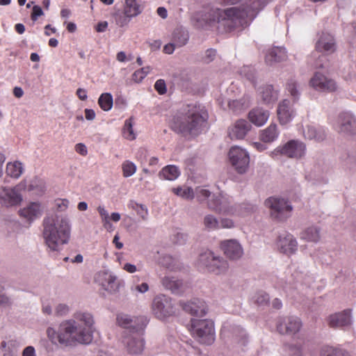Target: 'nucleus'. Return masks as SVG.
Wrapping results in <instances>:
<instances>
[{
	"mask_svg": "<svg viewBox=\"0 0 356 356\" xmlns=\"http://www.w3.org/2000/svg\"><path fill=\"white\" fill-rule=\"evenodd\" d=\"M190 332L191 335L200 343L211 345L214 342V326L211 321L191 319Z\"/></svg>",
	"mask_w": 356,
	"mask_h": 356,
	"instance_id": "obj_5",
	"label": "nucleus"
},
{
	"mask_svg": "<svg viewBox=\"0 0 356 356\" xmlns=\"http://www.w3.org/2000/svg\"><path fill=\"white\" fill-rule=\"evenodd\" d=\"M289 351L291 356H302V349L300 347L296 346H291L289 348Z\"/></svg>",
	"mask_w": 356,
	"mask_h": 356,
	"instance_id": "obj_60",
	"label": "nucleus"
},
{
	"mask_svg": "<svg viewBox=\"0 0 356 356\" xmlns=\"http://www.w3.org/2000/svg\"><path fill=\"white\" fill-rule=\"evenodd\" d=\"M261 97L264 103L270 104L277 100V93L272 86H266L262 89Z\"/></svg>",
	"mask_w": 356,
	"mask_h": 356,
	"instance_id": "obj_37",
	"label": "nucleus"
},
{
	"mask_svg": "<svg viewBox=\"0 0 356 356\" xmlns=\"http://www.w3.org/2000/svg\"><path fill=\"white\" fill-rule=\"evenodd\" d=\"M230 198L226 195L220 193L213 196L208 202V207L219 214H232L233 208L230 206Z\"/></svg>",
	"mask_w": 356,
	"mask_h": 356,
	"instance_id": "obj_14",
	"label": "nucleus"
},
{
	"mask_svg": "<svg viewBox=\"0 0 356 356\" xmlns=\"http://www.w3.org/2000/svg\"><path fill=\"white\" fill-rule=\"evenodd\" d=\"M265 204L270 210V216L277 220H284L291 216L292 207L283 198L269 197Z\"/></svg>",
	"mask_w": 356,
	"mask_h": 356,
	"instance_id": "obj_8",
	"label": "nucleus"
},
{
	"mask_svg": "<svg viewBox=\"0 0 356 356\" xmlns=\"http://www.w3.org/2000/svg\"><path fill=\"white\" fill-rule=\"evenodd\" d=\"M207 118L208 114L204 108L200 105L189 104L173 117L170 127L184 136L196 135Z\"/></svg>",
	"mask_w": 356,
	"mask_h": 356,
	"instance_id": "obj_3",
	"label": "nucleus"
},
{
	"mask_svg": "<svg viewBox=\"0 0 356 356\" xmlns=\"http://www.w3.org/2000/svg\"><path fill=\"white\" fill-rule=\"evenodd\" d=\"M147 156V150L143 148H140L138 149L136 154V159L140 161L141 163L146 160Z\"/></svg>",
	"mask_w": 356,
	"mask_h": 356,
	"instance_id": "obj_61",
	"label": "nucleus"
},
{
	"mask_svg": "<svg viewBox=\"0 0 356 356\" xmlns=\"http://www.w3.org/2000/svg\"><path fill=\"white\" fill-rule=\"evenodd\" d=\"M336 129L339 132L353 133L356 131V120L349 113H342L339 115Z\"/></svg>",
	"mask_w": 356,
	"mask_h": 356,
	"instance_id": "obj_18",
	"label": "nucleus"
},
{
	"mask_svg": "<svg viewBox=\"0 0 356 356\" xmlns=\"http://www.w3.org/2000/svg\"><path fill=\"white\" fill-rule=\"evenodd\" d=\"M216 55V51L215 49H207L206 51L205 57L204 58V60L206 63H209L212 61Z\"/></svg>",
	"mask_w": 356,
	"mask_h": 356,
	"instance_id": "obj_56",
	"label": "nucleus"
},
{
	"mask_svg": "<svg viewBox=\"0 0 356 356\" xmlns=\"http://www.w3.org/2000/svg\"><path fill=\"white\" fill-rule=\"evenodd\" d=\"M220 248L224 254L230 259H237L243 254V249L236 240H227L221 242Z\"/></svg>",
	"mask_w": 356,
	"mask_h": 356,
	"instance_id": "obj_21",
	"label": "nucleus"
},
{
	"mask_svg": "<svg viewBox=\"0 0 356 356\" xmlns=\"http://www.w3.org/2000/svg\"><path fill=\"white\" fill-rule=\"evenodd\" d=\"M42 213L43 207L38 202H30L19 211V216L29 222L39 218Z\"/></svg>",
	"mask_w": 356,
	"mask_h": 356,
	"instance_id": "obj_15",
	"label": "nucleus"
},
{
	"mask_svg": "<svg viewBox=\"0 0 356 356\" xmlns=\"http://www.w3.org/2000/svg\"><path fill=\"white\" fill-rule=\"evenodd\" d=\"M154 88L159 95H164L167 92L165 82L163 79H159L154 84Z\"/></svg>",
	"mask_w": 356,
	"mask_h": 356,
	"instance_id": "obj_52",
	"label": "nucleus"
},
{
	"mask_svg": "<svg viewBox=\"0 0 356 356\" xmlns=\"http://www.w3.org/2000/svg\"><path fill=\"white\" fill-rule=\"evenodd\" d=\"M286 89L295 99L298 98L300 92L298 89L297 82L295 80L292 79L288 80Z\"/></svg>",
	"mask_w": 356,
	"mask_h": 356,
	"instance_id": "obj_47",
	"label": "nucleus"
},
{
	"mask_svg": "<svg viewBox=\"0 0 356 356\" xmlns=\"http://www.w3.org/2000/svg\"><path fill=\"white\" fill-rule=\"evenodd\" d=\"M305 136L309 139H314L317 141L323 140L325 137V131L321 128H317L314 126H308L305 131Z\"/></svg>",
	"mask_w": 356,
	"mask_h": 356,
	"instance_id": "obj_33",
	"label": "nucleus"
},
{
	"mask_svg": "<svg viewBox=\"0 0 356 356\" xmlns=\"http://www.w3.org/2000/svg\"><path fill=\"white\" fill-rule=\"evenodd\" d=\"M306 151L305 145L299 140H291L282 146L277 147L274 152V154H281L288 158L300 159Z\"/></svg>",
	"mask_w": 356,
	"mask_h": 356,
	"instance_id": "obj_11",
	"label": "nucleus"
},
{
	"mask_svg": "<svg viewBox=\"0 0 356 356\" xmlns=\"http://www.w3.org/2000/svg\"><path fill=\"white\" fill-rule=\"evenodd\" d=\"M1 289L2 287L0 286V305H8L10 302V299L2 293Z\"/></svg>",
	"mask_w": 356,
	"mask_h": 356,
	"instance_id": "obj_62",
	"label": "nucleus"
},
{
	"mask_svg": "<svg viewBox=\"0 0 356 356\" xmlns=\"http://www.w3.org/2000/svg\"><path fill=\"white\" fill-rule=\"evenodd\" d=\"M24 170L23 165L19 161L9 162L6 165V173L13 178H18Z\"/></svg>",
	"mask_w": 356,
	"mask_h": 356,
	"instance_id": "obj_34",
	"label": "nucleus"
},
{
	"mask_svg": "<svg viewBox=\"0 0 356 356\" xmlns=\"http://www.w3.org/2000/svg\"><path fill=\"white\" fill-rule=\"evenodd\" d=\"M196 197L199 201H202L207 197H209L211 195V193L209 190L202 188H197L195 191Z\"/></svg>",
	"mask_w": 356,
	"mask_h": 356,
	"instance_id": "obj_51",
	"label": "nucleus"
},
{
	"mask_svg": "<svg viewBox=\"0 0 356 356\" xmlns=\"http://www.w3.org/2000/svg\"><path fill=\"white\" fill-rule=\"evenodd\" d=\"M316 49L321 52L327 54L335 51V43L333 37L328 33H323L316 44Z\"/></svg>",
	"mask_w": 356,
	"mask_h": 356,
	"instance_id": "obj_26",
	"label": "nucleus"
},
{
	"mask_svg": "<svg viewBox=\"0 0 356 356\" xmlns=\"http://www.w3.org/2000/svg\"><path fill=\"white\" fill-rule=\"evenodd\" d=\"M24 183H19L14 187H0V204L6 207H15L23 201L22 191Z\"/></svg>",
	"mask_w": 356,
	"mask_h": 356,
	"instance_id": "obj_7",
	"label": "nucleus"
},
{
	"mask_svg": "<svg viewBox=\"0 0 356 356\" xmlns=\"http://www.w3.org/2000/svg\"><path fill=\"white\" fill-rule=\"evenodd\" d=\"M175 47H177V46L174 44V42L168 43L164 46L163 51L165 54H171L173 53Z\"/></svg>",
	"mask_w": 356,
	"mask_h": 356,
	"instance_id": "obj_63",
	"label": "nucleus"
},
{
	"mask_svg": "<svg viewBox=\"0 0 356 356\" xmlns=\"http://www.w3.org/2000/svg\"><path fill=\"white\" fill-rule=\"evenodd\" d=\"M287 57L285 49L281 47L273 48L266 55V63L272 65L273 63H278L285 60Z\"/></svg>",
	"mask_w": 356,
	"mask_h": 356,
	"instance_id": "obj_29",
	"label": "nucleus"
},
{
	"mask_svg": "<svg viewBox=\"0 0 356 356\" xmlns=\"http://www.w3.org/2000/svg\"><path fill=\"white\" fill-rule=\"evenodd\" d=\"M114 18L116 24L119 26L123 27L128 25L132 17L131 16L127 15L126 14V12L122 10V12L116 13L114 15Z\"/></svg>",
	"mask_w": 356,
	"mask_h": 356,
	"instance_id": "obj_44",
	"label": "nucleus"
},
{
	"mask_svg": "<svg viewBox=\"0 0 356 356\" xmlns=\"http://www.w3.org/2000/svg\"><path fill=\"white\" fill-rule=\"evenodd\" d=\"M269 301V296L264 292L259 293L255 296V302L259 305H264L268 304Z\"/></svg>",
	"mask_w": 356,
	"mask_h": 356,
	"instance_id": "obj_50",
	"label": "nucleus"
},
{
	"mask_svg": "<svg viewBox=\"0 0 356 356\" xmlns=\"http://www.w3.org/2000/svg\"><path fill=\"white\" fill-rule=\"evenodd\" d=\"M254 2L243 3L241 7H232L225 10L206 6L194 15L195 20L202 27L211 26L216 24H222L226 26V31H230L242 24L247 17H254L257 13Z\"/></svg>",
	"mask_w": 356,
	"mask_h": 356,
	"instance_id": "obj_2",
	"label": "nucleus"
},
{
	"mask_svg": "<svg viewBox=\"0 0 356 356\" xmlns=\"http://www.w3.org/2000/svg\"><path fill=\"white\" fill-rule=\"evenodd\" d=\"M69 206V201L66 199H58L55 200V207L60 211H65Z\"/></svg>",
	"mask_w": 356,
	"mask_h": 356,
	"instance_id": "obj_53",
	"label": "nucleus"
},
{
	"mask_svg": "<svg viewBox=\"0 0 356 356\" xmlns=\"http://www.w3.org/2000/svg\"><path fill=\"white\" fill-rule=\"evenodd\" d=\"M152 309L156 318L163 319L175 314V309L170 298L160 295L156 296L152 302Z\"/></svg>",
	"mask_w": 356,
	"mask_h": 356,
	"instance_id": "obj_10",
	"label": "nucleus"
},
{
	"mask_svg": "<svg viewBox=\"0 0 356 356\" xmlns=\"http://www.w3.org/2000/svg\"><path fill=\"white\" fill-rule=\"evenodd\" d=\"M180 172L177 167L175 165H167L164 167L160 172V176H163L164 179L168 180H175L177 179Z\"/></svg>",
	"mask_w": 356,
	"mask_h": 356,
	"instance_id": "obj_36",
	"label": "nucleus"
},
{
	"mask_svg": "<svg viewBox=\"0 0 356 356\" xmlns=\"http://www.w3.org/2000/svg\"><path fill=\"white\" fill-rule=\"evenodd\" d=\"M128 207L135 211L138 216L143 220H146L148 216V209L144 204H139L134 200H131L128 204Z\"/></svg>",
	"mask_w": 356,
	"mask_h": 356,
	"instance_id": "obj_35",
	"label": "nucleus"
},
{
	"mask_svg": "<svg viewBox=\"0 0 356 356\" xmlns=\"http://www.w3.org/2000/svg\"><path fill=\"white\" fill-rule=\"evenodd\" d=\"M323 356H350L348 353L339 348L326 346L322 350Z\"/></svg>",
	"mask_w": 356,
	"mask_h": 356,
	"instance_id": "obj_45",
	"label": "nucleus"
},
{
	"mask_svg": "<svg viewBox=\"0 0 356 356\" xmlns=\"http://www.w3.org/2000/svg\"><path fill=\"white\" fill-rule=\"evenodd\" d=\"M251 125L245 120H237L229 131L232 139H243L250 130Z\"/></svg>",
	"mask_w": 356,
	"mask_h": 356,
	"instance_id": "obj_24",
	"label": "nucleus"
},
{
	"mask_svg": "<svg viewBox=\"0 0 356 356\" xmlns=\"http://www.w3.org/2000/svg\"><path fill=\"white\" fill-rule=\"evenodd\" d=\"M127 350L131 354H140L144 348V341L137 334V336L127 337L124 339Z\"/></svg>",
	"mask_w": 356,
	"mask_h": 356,
	"instance_id": "obj_27",
	"label": "nucleus"
},
{
	"mask_svg": "<svg viewBox=\"0 0 356 356\" xmlns=\"http://www.w3.org/2000/svg\"><path fill=\"white\" fill-rule=\"evenodd\" d=\"M122 175L124 177L132 176L136 171V165L131 161L127 160L122 164Z\"/></svg>",
	"mask_w": 356,
	"mask_h": 356,
	"instance_id": "obj_43",
	"label": "nucleus"
},
{
	"mask_svg": "<svg viewBox=\"0 0 356 356\" xmlns=\"http://www.w3.org/2000/svg\"><path fill=\"white\" fill-rule=\"evenodd\" d=\"M150 71L149 67H142L134 72L132 74V79L136 83H140L148 74Z\"/></svg>",
	"mask_w": 356,
	"mask_h": 356,
	"instance_id": "obj_48",
	"label": "nucleus"
},
{
	"mask_svg": "<svg viewBox=\"0 0 356 356\" xmlns=\"http://www.w3.org/2000/svg\"><path fill=\"white\" fill-rule=\"evenodd\" d=\"M116 321L119 326L134 332L143 331L148 323L147 317L144 316L131 317L125 314H118Z\"/></svg>",
	"mask_w": 356,
	"mask_h": 356,
	"instance_id": "obj_12",
	"label": "nucleus"
},
{
	"mask_svg": "<svg viewBox=\"0 0 356 356\" xmlns=\"http://www.w3.org/2000/svg\"><path fill=\"white\" fill-rule=\"evenodd\" d=\"M180 305L186 312L193 316H203L207 311L205 302L197 298L190 302H181Z\"/></svg>",
	"mask_w": 356,
	"mask_h": 356,
	"instance_id": "obj_20",
	"label": "nucleus"
},
{
	"mask_svg": "<svg viewBox=\"0 0 356 356\" xmlns=\"http://www.w3.org/2000/svg\"><path fill=\"white\" fill-rule=\"evenodd\" d=\"M277 114L281 124H286L291 121L295 115V112L291 106L289 100L284 99L280 103Z\"/></svg>",
	"mask_w": 356,
	"mask_h": 356,
	"instance_id": "obj_22",
	"label": "nucleus"
},
{
	"mask_svg": "<svg viewBox=\"0 0 356 356\" xmlns=\"http://www.w3.org/2000/svg\"><path fill=\"white\" fill-rule=\"evenodd\" d=\"M70 311V307L64 303L58 304L55 309L56 315L63 316L67 315Z\"/></svg>",
	"mask_w": 356,
	"mask_h": 356,
	"instance_id": "obj_49",
	"label": "nucleus"
},
{
	"mask_svg": "<svg viewBox=\"0 0 356 356\" xmlns=\"http://www.w3.org/2000/svg\"><path fill=\"white\" fill-rule=\"evenodd\" d=\"M310 86L317 91L332 92L337 90V85L334 80L321 73L316 72L309 81Z\"/></svg>",
	"mask_w": 356,
	"mask_h": 356,
	"instance_id": "obj_13",
	"label": "nucleus"
},
{
	"mask_svg": "<svg viewBox=\"0 0 356 356\" xmlns=\"http://www.w3.org/2000/svg\"><path fill=\"white\" fill-rule=\"evenodd\" d=\"M280 134L277 125L275 123H271L267 128L261 131L259 134V138L264 143H272L275 140Z\"/></svg>",
	"mask_w": 356,
	"mask_h": 356,
	"instance_id": "obj_30",
	"label": "nucleus"
},
{
	"mask_svg": "<svg viewBox=\"0 0 356 356\" xmlns=\"http://www.w3.org/2000/svg\"><path fill=\"white\" fill-rule=\"evenodd\" d=\"M228 157L232 166L238 173L246 172L249 168L250 156L245 149L233 146L229 150Z\"/></svg>",
	"mask_w": 356,
	"mask_h": 356,
	"instance_id": "obj_9",
	"label": "nucleus"
},
{
	"mask_svg": "<svg viewBox=\"0 0 356 356\" xmlns=\"http://www.w3.org/2000/svg\"><path fill=\"white\" fill-rule=\"evenodd\" d=\"M198 267L205 268L209 272L220 275L228 269V264L223 259L216 257L211 251H207L200 255Z\"/></svg>",
	"mask_w": 356,
	"mask_h": 356,
	"instance_id": "obj_6",
	"label": "nucleus"
},
{
	"mask_svg": "<svg viewBox=\"0 0 356 356\" xmlns=\"http://www.w3.org/2000/svg\"><path fill=\"white\" fill-rule=\"evenodd\" d=\"M172 192L178 196L186 200H191L194 197V193L191 188L187 186L177 187L172 189Z\"/></svg>",
	"mask_w": 356,
	"mask_h": 356,
	"instance_id": "obj_41",
	"label": "nucleus"
},
{
	"mask_svg": "<svg viewBox=\"0 0 356 356\" xmlns=\"http://www.w3.org/2000/svg\"><path fill=\"white\" fill-rule=\"evenodd\" d=\"M188 40V36L184 31L177 29L172 35V40L177 47H181L185 45Z\"/></svg>",
	"mask_w": 356,
	"mask_h": 356,
	"instance_id": "obj_40",
	"label": "nucleus"
},
{
	"mask_svg": "<svg viewBox=\"0 0 356 356\" xmlns=\"http://www.w3.org/2000/svg\"><path fill=\"white\" fill-rule=\"evenodd\" d=\"M99 106L104 111H109L113 106V97L110 93L102 94L98 100Z\"/></svg>",
	"mask_w": 356,
	"mask_h": 356,
	"instance_id": "obj_42",
	"label": "nucleus"
},
{
	"mask_svg": "<svg viewBox=\"0 0 356 356\" xmlns=\"http://www.w3.org/2000/svg\"><path fill=\"white\" fill-rule=\"evenodd\" d=\"M123 10L127 15L134 17L142 13L143 8L136 0H125Z\"/></svg>",
	"mask_w": 356,
	"mask_h": 356,
	"instance_id": "obj_31",
	"label": "nucleus"
},
{
	"mask_svg": "<svg viewBox=\"0 0 356 356\" xmlns=\"http://www.w3.org/2000/svg\"><path fill=\"white\" fill-rule=\"evenodd\" d=\"M204 225L208 229H216L220 228L218 220L211 215H207L204 218Z\"/></svg>",
	"mask_w": 356,
	"mask_h": 356,
	"instance_id": "obj_46",
	"label": "nucleus"
},
{
	"mask_svg": "<svg viewBox=\"0 0 356 356\" xmlns=\"http://www.w3.org/2000/svg\"><path fill=\"white\" fill-rule=\"evenodd\" d=\"M75 151L82 155L86 156L88 154V148L86 145L83 143H78L75 145Z\"/></svg>",
	"mask_w": 356,
	"mask_h": 356,
	"instance_id": "obj_54",
	"label": "nucleus"
},
{
	"mask_svg": "<svg viewBox=\"0 0 356 356\" xmlns=\"http://www.w3.org/2000/svg\"><path fill=\"white\" fill-rule=\"evenodd\" d=\"M76 95L81 100H86L88 98V92L85 89L79 88Z\"/></svg>",
	"mask_w": 356,
	"mask_h": 356,
	"instance_id": "obj_64",
	"label": "nucleus"
},
{
	"mask_svg": "<svg viewBox=\"0 0 356 356\" xmlns=\"http://www.w3.org/2000/svg\"><path fill=\"white\" fill-rule=\"evenodd\" d=\"M20 183H24V191L32 192L33 194L40 195L44 193L46 190L45 181L38 177H33L29 179H24Z\"/></svg>",
	"mask_w": 356,
	"mask_h": 356,
	"instance_id": "obj_23",
	"label": "nucleus"
},
{
	"mask_svg": "<svg viewBox=\"0 0 356 356\" xmlns=\"http://www.w3.org/2000/svg\"><path fill=\"white\" fill-rule=\"evenodd\" d=\"M219 224L220 228H232L234 227L233 221L228 218H222Z\"/></svg>",
	"mask_w": 356,
	"mask_h": 356,
	"instance_id": "obj_59",
	"label": "nucleus"
},
{
	"mask_svg": "<svg viewBox=\"0 0 356 356\" xmlns=\"http://www.w3.org/2000/svg\"><path fill=\"white\" fill-rule=\"evenodd\" d=\"M162 284L166 289L175 293H179L183 286L182 281L169 276H165L163 278Z\"/></svg>",
	"mask_w": 356,
	"mask_h": 356,
	"instance_id": "obj_32",
	"label": "nucleus"
},
{
	"mask_svg": "<svg viewBox=\"0 0 356 356\" xmlns=\"http://www.w3.org/2000/svg\"><path fill=\"white\" fill-rule=\"evenodd\" d=\"M301 238L307 241L316 242L320 238L319 230L314 227H309L301 233Z\"/></svg>",
	"mask_w": 356,
	"mask_h": 356,
	"instance_id": "obj_39",
	"label": "nucleus"
},
{
	"mask_svg": "<svg viewBox=\"0 0 356 356\" xmlns=\"http://www.w3.org/2000/svg\"><path fill=\"white\" fill-rule=\"evenodd\" d=\"M327 324L332 328H339L351 325V309H345L328 316Z\"/></svg>",
	"mask_w": 356,
	"mask_h": 356,
	"instance_id": "obj_16",
	"label": "nucleus"
},
{
	"mask_svg": "<svg viewBox=\"0 0 356 356\" xmlns=\"http://www.w3.org/2000/svg\"><path fill=\"white\" fill-rule=\"evenodd\" d=\"M280 251L284 254H293L297 249V242L291 234L280 236L277 242Z\"/></svg>",
	"mask_w": 356,
	"mask_h": 356,
	"instance_id": "obj_25",
	"label": "nucleus"
},
{
	"mask_svg": "<svg viewBox=\"0 0 356 356\" xmlns=\"http://www.w3.org/2000/svg\"><path fill=\"white\" fill-rule=\"evenodd\" d=\"M268 118V111L261 108H253L248 113L249 120L257 127L264 125L267 122Z\"/></svg>",
	"mask_w": 356,
	"mask_h": 356,
	"instance_id": "obj_28",
	"label": "nucleus"
},
{
	"mask_svg": "<svg viewBox=\"0 0 356 356\" xmlns=\"http://www.w3.org/2000/svg\"><path fill=\"white\" fill-rule=\"evenodd\" d=\"M43 15V11L42 8L38 6H34L32 10L31 18L33 20L35 21L38 17L42 16Z\"/></svg>",
	"mask_w": 356,
	"mask_h": 356,
	"instance_id": "obj_55",
	"label": "nucleus"
},
{
	"mask_svg": "<svg viewBox=\"0 0 356 356\" xmlns=\"http://www.w3.org/2000/svg\"><path fill=\"white\" fill-rule=\"evenodd\" d=\"M133 58V56L131 55H129L128 56L126 55L125 52L124 51H120L117 54L116 59L119 62H126L127 60H131Z\"/></svg>",
	"mask_w": 356,
	"mask_h": 356,
	"instance_id": "obj_57",
	"label": "nucleus"
},
{
	"mask_svg": "<svg viewBox=\"0 0 356 356\" xmlns=\"http://www.w3.org/2000/svg\"><path fill=\"white\" fill-rule=\"evenodd\" d=\"M134 118L132 117L126 120L122 129V136L124 138L133 140L136 138V134L133 129Z\"/></svg>",
	"mask_w": 356,
	"mask_h": 356,
	"instance_id": "obj_38",
	"label": "nucleus"
},
{
	"mask_svg": "<svg viewBox=\"0 0 356 356\" xmlns=\"http://www.w3.org/2000/svg\"><path fill=\"white\" fill-rule=\"evenodd\" d=\"M95 281L110 293L115 292L119 289L120 284L117 277L108 272H99L95 277Z\"/></svg>",
	"mask_w": 356,
	"mask_h": 356,
	"instance_id": "obj_17",
	"label": "nucleus"
},
{
	"mask_svg": "<svg viewBox=\"0 0 356 356\" xmlns=\"http://www.w3.org/2000/svg\"><path fill=\"white\" fill-rule=\"evenodd\" d=\"M302 327L300 320L297 317L290 316L284 318L283 322H279L277 329L281 334H295Z\"/></svg>",
	"mask_w": 356,
	"mask_h": 356,
	"instance_id": "obj_19",
	"label": "nucleus"
},
{
	"mask_svg": "<svg viewBox=\"0 0 356 356\" xmlns=\"http://www.w3.org/2000/svg\"><path fill=\"white\" fill-rule=\"evenodd\" d=\"M22 356H36L35 349L32 346H26L22 351Z\"/></svg>",
	"mask_w": 356,
	"mask_h": 356,
	"instance_id": "obj_58",
	"label": "nucleus"
},
{
	"mask_svg": "<svg viewBox=\"0 0 356 356\" xmlns=\"http://www.w3.org/2000/svg\"><path fill=\"white\" fill-rule=\"evenodd\" d=\"M46 332L53 344L65 348L86 345L89 343V313L77 311L72 318L62 321L58 330L49 327Z\"/></svg>",
	"mask_w": 356,
	"mask_h": 356,
	"instance_id": "obj_1",
	"label": "nucleus"
},
{
	"mask_svg": "<svg viewBox=\"0 0 356 356\" xmlns=\"http://www.w3.org/2000/svg\"><path fill=\"white\" fill-rule=\"evenodd\" d=\"M43 238L49 251L57 252L68 243L72 225L67 216H56L44 219Z\"/></svg>",
	"mask_w": 356,
	"mask_h": 356,
	"instance_id": "obj_4",
	"label": "nucleus"
}]
</instances>
